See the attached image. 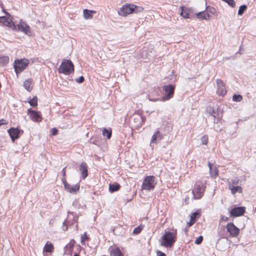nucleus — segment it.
<instances>
[{"label": "nucleus", "mask_w": 256, "mask_h": 256, "mask_svg": "<svg viewBox=\"0 0 256 256\" xmlns=\"http://www.w3.org/2000/svg\"><path fill=\"white\" fill-rule=\"evenodd\" d=\"M8 56H0V66H5L8 64Z\"/></svg>", "instance_id": "nucleus-24"}, {"label": "nucleus", "mask_w": 256, "mask_h": 256, "mask_svg": "<svg viewBox=\"0 0 256 256\" xmlns=\"http://www.w3.org/2000/svg\"><path fill=\"white\" fill-rule=\"evenodd\" d=\"M157 256H166L163 252L158 250L157 252Z\"/></svg>", "instance_id": "nucleus-45"}, {"label": "nucleus", "mask_w": 256, "mask_h": 256, "mask_svg": "<svg viewBox=\"0 0 256 256\" xmlns=\"http://www.w3.org/2000/svg\"><path fill=\"white\" fill-rule=\"evenodd\" d=\"M17 28L18 30H20L28 36L32 35V31L30 28L22 20H20V24H18Z\"/></svg>", "instance_id": "nucleus-7"}, {"label": "nucleus", "mask_w": 256, "mask_h": 256, "mask_svg": "<svg viewBox=\"0 0 256 256\" xmlns=\"http://www.w3.org/2000/svg\"><path fill=\"white\" fill-rule=\"evenodd\" d=\"M181 12L180 16L184 18H189V14L186 11V10L183 8L180 7Z\"/></svg>", "instance_id": "nucleus-28"}, {"label": "nucleus", "mask_w": 256, "mask_h": 256, "mask_svg": "<svg viewBox=\"0 0 256 256\" xmlns=\"http://www.w3.org/2000/svg\"><path fill=\"white\" fill-rule=\"evenodd\" d=\"M29 62L27 59L16 60L14 62V68L16 74L21 72L27 67Z\"/></svg>", "instance_id": "nucleus-4"}, {"label": "nucleus", "mask_w": 256, "mask_h": 256, "mask_svg": "<svg viewBox=\"0 0 256 256\" xmlns=\"http://www.w3.org/2000/svg\"><path fill=\"white\" fill-rule=\"evenodd\" d=\"M54 249V246L51 242H48L44 248V252H52Z\"/></svg>", "instance_id": "nucleus-22"}, {"label": "nucleus", "mask_w": 256, "mask_h": 256, "mask_svg": "<svg viewBox=\"0 0 256 256\" xmlns=\"http://www.w3.org/2000/svg\"><path fill=\"white\" fill-rule=\"evenodd\" d=\"M228 220V218L226 216H222L220 218V221H227Z\"/></svg>", "instance_id": "nucleus-44"}, {"label": "nucleus", "mask_w": 256, "mask_h": 256, "mask_svg": "<svg viewBox=\"0 0 256 256\" xmlns=\"http://www.w3.org/2000/svg\"><path fill=\"white\" fill-rule=\"evenodd\" d=\"M212 165H213V164H211V163H210V162H208V168H209V170H210V171L213 169V168H212Z\"/></svg>", "instance_id": "nucleus-49"}, {"label": "nucleus", "mask_w": 256, "mask_h": 256, "mask_svg": "<svg viewBox=\"0 0 256 256\" xmlns=\"http://www.w3.org/2000/svg\"><path fill=\"white\" fill-rule=\"evenodd\" d=\"M110 252V256H123L122 253L118 248H112Z\"/></svg>", "instance_id": "nucleus-21"}, {"label": "nucleus", "mask_w": 256, "mask_h": 256, "mask_svg": "<svg viewBox=\"0 0 256 256\" xmlns=\"http://www.w3.org/2000/svg\"><path fill=\"white\" fill-rule=\"evenodd\" d=\"M210 174L212 178H216L218 175V169L216 168H214V169H212L210 171Z\"/></svg>", "instance_id": "nucleus-30"}, {"label": "nucleus", "mask_w": 256, "mask_h": 256, "mask_svg": "<svg viewBox=\"0 0 256 256\" xmlns=\"http://www.w3.org/2000/svg\"><path fill=\"white\" fill-rule=\"evenodd\" d=\"M201 140H202V144H204V145L208 143V138L206 136H204L202 138Z\"/></svg>", "instance_id": "nucleus-36"}, {"label": "nucleus", "mask_w": 256, "mask_h": 256, "mask_svg": "<svg viewBox=\"0 0 256 256\" xmlns=\"http://www.w3.org/2000/svg\"><path fill=\"white\" fill-rule=\"evenodd\" d=\"M204 190L202 184H196L195 188L192 190V194L196 199H199L202 196Z\"/></svg>", "instance_id": "nucleus-9"}, {"label": "nucleus", "mask_w": 256, "mask_h": 256, "mask_svg": "<svg viewBox=\"0 0 256 256\" xmlns=\"http://www.w3.org/2000/svg\"><path fill=\"white\" fill-rule=\"evenodd\" d=\"M208 110L210 114H211L214 118H218V108L216 106L210 107L209 106Z\"/></svg>", "instance_id": "nucleus-19"}, {"label": "nucleus", "mask_w": 256, "mask_h": 256, "mask_svg": "<svg viewBox=\"0 0 256 256\" xmlns=\"http://www.w3.org/2000/svg\"><path fill=\"white\" fill-rule=\"evenodd\" d=\"M199 215L198 212H195L192 214V215L191 216H193V220H196V216Z\"/></svg>", "instance_id": "nucleus-47"}, {"label": "nucleus", "mask_w": 256, "mask_h": 256, "mask_svg": "<svg viewBox=\"0 0 256 256\" xmlns=\"http://www.w3.org/2000/svg\"><path fill=\"white\" fill-rule=\"evenodd\" d=\"M4 121H5V120H2H2H0V126L1 125H2V124H7V122H3Z\"/></svg>", "instance_id": "nucleus-50"}, {"label": "nucleus", "mask_w": 256, "mask_h": 256, "mask_svg": "<svg viewBox=\"0 0 256 256\" xmlns=\"http://www.w3.org/2000/svg\"><path fill=\"white\" fill-rule=\"evenodd\" d=\"M217 84V94L220 96H224L226 94V86L221 80H216Z\"/></svg>", "instance_id": "nucleus-12"}, {"label": "nucleus", "mask_w": 256, "mask_h": 256, "mask_svg": "<svg viewBox=\"0 0 256 256\" xmlns=\"http://www.w3.org/2000/svg\"><path fill=\"white\" fill-rule=\"evenodd\" d=\"M120 185L118 184H110L109 190L111 192L118 190L120 188Z\"/></svg>", "instance_id": "nucleus-26"}, {"label": "nucleus", "mask_w": 256, "mask_h": 256, "mask_svg": "<svg viewBox=\"0 0 256 256\" xmlns=\"http://www.w3.org/2000/svg\"><path fill=\"white\" fill-rule=\"evenodd\" d=\"M240 51H242L241 48H240V52H239V53H240Z\"/></svg>", "instance_id": "nucleus-53"}, {"label": "nucleus", "mask_w": 256, "mask_h": 256, "mask_svg": "<svg viewBox=\"0 0 256 256\" xmlns=\"http://www.w3.org/2000/svg\"><path fill=\"white\" fill-rule=\"evenodd\" d=\"M59 73L69 75L74 71V66L70 60H64L58 68Z\"/></svg>", "instance_id": "nucleus-3"}, {"label": "nucleus", "mask_w": 256, "mask_h": 256, "mask_svg": "<svg viewBox=\"0 0 256 256\" xmlns=\"http://www.w3.org/2000/svg\"><path fill=\"white\" fill-rule=\"evenodd\" d=\"M66 167H64L62 170V176L64 177L66 176Z\"/></svg>", "instance_id": "nucleus-48"}, {"label": "nucleus", "mask_w": 256, "mask_h": 256, "mask_svg": "<svg viewBox=\"0 0 256 256\" xmlns=\"http://www.w3.org/2000/svg\"><path fill=\"white\" fill-rule=\"evenodd\" d=\"M112 130L111 129H108L104 128L102 130V135L106 136L108 139H110L112 136Z\"/></svg>", "instance_id": "nucleus-27"}, {"label": "nucleus", "mask_w": 256, "mask_h": 256, "mask_svg": "<svg viewBox=\"0 0 256 256\" xmlns=\"http://www.w3.org/2000/svg\"><path fill=\"white\" fill-rule=\"evenodd\" d=\"M79 170L80 172L82 177L83 179H85L88 175V166L84 162H82L80 164L79 166Z\"/></svg>", "instance_id": "nucleus-16"}, {"label": "nucleus", "mask_w": 256, "mask_h": 256, "mask_svg": "<svg viewBox=\"0 0 256 256\" xmlns=\"http://www.w3.org/2000/svg\"><path fill=\"white\" fill-rule=\"evenodd\" d=\"M38 99L36 96L34 97L32 100L29 102L30 104L32 106H36L38 104Z\"/></svg>", "instance_id": "nucleus-31"}, {"label": "nucleus", "mask_w": 256, "mask_h": 256, "mask_svg": "<svg viewBox=\"0 0 256 256\" xmlns=\"http://www.w3.org/2000/svg\"><path fill=\"white\" fill-rule=\"evenodd\" d=\"M8 132L14 142L15 140L18 138L20 130L18 128H11L8 130Z\"/></svg>", "instance_id": "nucleus-14"}, {"label": "nucleus", "mask_w": 256, "mask_h": 256, "mask_svg": "<svg viewBox=\"0 0 256 256\" xmlns=\"http://www.w3.org/2000/svg\"><path fill=\"white\" fill-rule=\"evenodd\" d=\"M142 230V228L140 226H138L134 228V229L133 230L132 233L135 234H138Z\"/></svg>", "instance_id": "nucleus-34"}, {"label": "nucleus", "mask_w": 256, "mask_h": 256, "mask_svg": "<svg viewBox=\"0 0 256 256\" xmlns=\"http://www.w3.org/2000/svg\"><path fill=\"white\" fill-rule=\"evenodd\" d=\"M132 118L133 120L135 126L136 127L141 126L145 120V118H143L138 112L134 114Z\"/></svg>", "instance_id": "nucleus-10"}, {"label": "nucleus", "mask_w": 256, "mask_h": 256, "mask_svg": "<svg viewBox=\"0 0 256 256\" xmlns=\"http://www.w3.org/2000/svg\"><path fill=\"white\" fill-rule=\"evenodd\" d=\"M194 221H195L194 220H193V216H191L190 222H188V224H187L188 226H190L194 224Z\"/></svg>", "instance_id": "nucleus-41"}, {"label": "nucleus", "mask_w": 256, "mask_h": 256, "mask_svg": "<svg viewBox=\"0 0 256 256\" xmlns=\"http://www.w3.org/2000/svg\"><path fill=\"white\" fill-rule=\"evenodd\" d=\"M32 82L31 79H27L24 82V86L28 92H30L32 90Z\"/></svg>", "instance_id": "nucleus-25"}, {"label": "nucleus", "mask_w": 256, "mask_h": 256, "mask_svg": "<svg viewBox=\"0 0 256 256\" xmlns=\"http://www.w3.org/2000/svg\"><path fill=\"white\" fill-rule=\"evenodd\" d=\"M160 245L166 248H171L176 240V230L172 232H166L161 238Z\"/></svg>", "instance_id": "nucleus-1"}, {"label": "nucleus", "mask_w": 256, "mask_h": 256, "mask_svg": "<svg viewBox=\"0 0 256 256\" xmlns=\"http://www.w3.org/2000/svg\"><path fill=\"white\" fill-rule=\"evenodd\" d=\"M245 212V208L243 206L235 207L230 212V215L234 217L242 216Z\"/></svg>", "instance_id": "nucleus-11"}, {"label": "nucleus", "mask_w": 256, "mask_h": 256, "mask_svg": "<svg viewBox=\"0 0 256 256\" xmlns=\"http://www.w3.org/2000/svg\"><path fill=\"white\" fill-rule=\"evenodd\" d=\"M65 224V222H63V224Z\"/></svg>", "instance_id": "nucleus-55"}, {"label": "nucleus", "mask_w": 256, "mask_h": 256, "mask_svg": "<svg viewBox=\"0 0 256 256\" xmlns=\"http://www.w3.org/2000/svg\"><path fill=\"white\" fill-rule=\"evenodd\" d=\"M88 236H86V233L85 232L84 235L81 237V242L83 244L84 240H86L88 239Z\"/></svg>", "instance_id": "nucleus-39"}, {"label": "nucleus", "mask_w": 256, "mask_h": 256, "mask_svg": "<svg viewBox=\"0 0 256 256\" xmlns=\"http://www.w3.org/2000/svg\"><path fill=\"white\" fill-rule=\"evenodd\" d=\"M203 240V237L202 236H199L198 238H196V239L195 240L194 243L196 244H201Z\"/></svg>", "instance_id": "nucleus-35"}, {"label": "nucleus", "mask_w": 256, "mask_h": 256, "mask_svg": "<svg viewBox=\"0 0 256 256\" xmlns=\"http://www.w3.org/2000/svg\"><path fill=\"white\" fill-rule=\"evenodd\" d=\"M175 86L172 84L166 85L163 86L164 94L162 97V101H166L171 98L174 95Z\"/></svg>", "instance_id": "nucleus-6"}, {"label": "nucleus", "mask_w": 256, "mask_h": 256, "mask_svg": "<svg viewBox=\"0 0 256 256\" xmlns=\"http://www.w3.org/2000/svg\"><path fill=\"white\" fill-rule=\"evenodd\" d=\"M148 98L149 100L152 101V102H156L159 100H160V98H154L153 97H152V96L150 94L148 96Z\"/></svg>", "instance_id": "nucleus-37"}, {"label": "nucleus", "mask_w": 256, "mask_h": 256, "mask_svg": "<svg viewBox=\"0 0 256 256\" xmlns=\"http://www.w3.org/2000/svg\"><path fill=\"white\" fill-rule=\"evenodd\" d=\"M6 17L5 16H0V22L4 24V21L5 20Z\"/></svg>", "instance_id": "nucleus-46"}, {"label": "nucleus", "mask_w": 256, "mask_h": 256, "mask_svg": "<svg viewBox=\"0 0 256 256\" xmlns=\"http://www.w3.org/2000/svg\"><path fill=\"white\" fill-rule=\"evenodd\" d=\"M156 182V178L154 176H148L144 180L142 188L144 190H150L153 189Z\"/></svg>", "instance_id": "nucleus-5"}, {"label": "nucleus", "mask_w": 256, "mask_h": 256, "mask_svg": "<svg viewBox=\"0 0 256 256\" xmlns=\"http://www.w3.org/2000/svg\"><path fill=\"white\" fill-rule=\"evenodd\" d=\"M228 189L231 190V192L232 194H235L236 192L242 194V190L241 186H232L230 182H228Z\"/></svg>", "instance_id": "nucleus-17"}, {"label": "nucleus", "mask_w": 256, "mask_h": 256, "mask_svg": "<svg viewBox=\"0 0 256 256\" xmlns=\"http://www.w3.org/2000/svg\"><path fill=\"white\" fill-rule=\"evenodd\" d=\"M142 56L144 57V54L143 53L142 55Z\"/></svg>", "instance_id": "nucleus-54"}, {"label": "nucleus", "mask_w": 256, "mask_h": 256, "mask_svg": "<svg viewBox=\"0 0 256 256\" xmlns=\"http://www.w3.org/2000/svg\"><path fill=\"white\" fill-rule=\"evenodd\" d=\"M58 132V130L56 128H52V135L56 134Z\"/></svg>", "instance_id": "nucleus-43"}, {"label": "nucleus", "mask_w": 256, "mask_h": 256, "mask_svg": "<svg viewBox=\"0 0 256 256\" xmlns=\"http://www.w3.org/2000/svg\"><path fill=\"white\" fill-rule=\"evenodd\" d=\"M28 114L30 116L31 120L34 122H40L42 120V117L36 112L32 110L31 108L28 110Z\"/></svg>", "instance_id": "nucleus-13"}, {"label": "nucleus", "mask_w": 256, "mask_h": 256, "mask_svg": "<svg viewBox=\"0 0 256 256\" xmlns=\"http://www.w3.org/2000/svg\"><path fill=\"white\" fill-rule=\"evenodd\" d=\"M142 6H136L134 4H127L123 6L118 12V14L121 16H126L132 13H138L143 10Z\"/></svg>", "instance_id": "nucleus-2"}, {"label": "nucleus", "mask_w": 256, "mask_h": 256, "mask_svg": "<svg viewBox=\"0 0 256 256\" xmlns=\"http://www.w3.org/2000/svg\"><path fill=\"white\" fill-rule=\"evenodd\" d=\"M62 180L64 184V188H68V186L69 184L67 182L66 180L64 178H62Z\"/></svg>", "instance_id": "nucleus-40"}, {"label": "nucleus", "mask_w": 256, "mask_h": 256, "mask_svg": "<svg viewBox=\"0 0 256 256\" xmlns=\"http://www.w3.org/2000/svg\"><path fill=\"white\" fill-rule=\"evenodd\" d=\"M246 8L247 6L246 4H243L240 6L238 11V14L240 16L243 14L244 12L246 10Z\"/></svg>", "instance_id": "nucleus-29"}, {"label": "nucleus", "mask_w": 256, "mask_h": 256, "mask_svg": "<svg viewBox=\"0 0 256 256\" xmlns=\"http://www.w3.org/2000/svg\"><path fill=\"white\" fill-rule=\"evenodd\" d=\"M164 138V136L159 130H157L152 136L150 142V146L152 144H156L158 141L162 140Z\"/></svg>", "instance_id": "nucleus-15"}, {"label": "nucleus", "mask_w": 256, "mask_h": 256, "mask_svg": "<svg viewBox=\"0 0 256 256\" xmlns=\"http://www.w3.org/2000/svg\"><path fill=\"white\" fill-rule=\"evenodd\" d=\"M65 190L70 193L75 194L79 190L80 184H77L72 186L69 184L68 188H65Z\"/></svg>", "instance_id": "nucleus-18"}, {"label": "nucleus", "mask_w": 256, "mask_h": 256, "mask_svg": "<svg viewBox=\"0 0 256 256\" xmlns=\"http://www.w3.org/2000/svg\"><path fill=\"white\" fill-rule=\"evenodd\" d=\"M11 22H12L11 20H10L8 18L6 17L5 20L4 21L3 24L6 26H8V27H11L12 26V25L10 24Z\"/></svg>", "instance_id": "nucleus-33"}, {"label": "nucleus", "mask_w": 256, "mask_h": 256, "mask_svg": "<svg viewBox=\"0 0 256 256\" xmlns=\"http://www.w3.org/2000/svg\"><path fill=\"white\" fill-rule=\"evenodd\" d=\"M198 18L204 20H207L210 17V14L206 10L199 12L196 14Z\"/></svg>", "instance_id": "nucleus-23"}, {"label": "nucleus", "mask_w": 256, "mask_h": 256, "mask_svg": "<svg viewBox=\"0 0 256 256\" xmlns=\"http://www.w3.org/2000/svg\"><path fill=\"white\" fill-rule=\"evenodd\" d=\"M239 180L238 179H234L231 181V182H230L231 184H232V186L237 184H238Z\"/></svg>", "instance_id": "nucleus-42"}, {"label": "nucleus", "mask_w": 256, "mask_h": 256, "mask_svg": "<svg viewBox=\"0 0 256 256\" xmlns=\"http://www.w3.org/2000/svg\"><path fill=\"white\" fill-rule=\"evenodd\" d=\"M242 99V97L240 94H234L232 96V100L234 102H240Z\"/></svg>", "instance_id": "nucleus-32"}, {"label": "nucleus", "mask_w": 256, "mask_h": 256, "mask_svg": "<svg viewBox=\"0 0 256 256\" xmlns=\"http://www.w3.org/2000/svg\"><path fill=\"white\" fill-rule=\"evenodd\" d=\"M0 6L2 8H4L2 2L0 0Z\"/></svg>", "instance_id": "nucleus-52"}, {"label": "nucleus", "mask_w": 256, "mask_h": 256, "mask_svg": "<svg viewBox=\"0 0 256 256\" xmlns=\"http://www.w3.org/2000/svg\"><path fill=\"white\" fill-rule=\"evenodd\" d=\"M226 228L227 232L232 237L237 236L240 233V229L232 222L228 223L226 226Z\"/></svg>", "instance_id": "nucleus-8"}, {"label": "nucleus", "mask_w": 256, "mask_h": 256, "mask_svg": "<svg viewBox=\"0 0 256 256\" xmlns=\"http://www.w3.org/2000/svg\"><path fill=\"white\" fill-rule=\"evenodd\" d=\"M2 9V12H4L6 15L10 16V14L8 12H7L6 11L4 8Z\"/></svg>", "instance_id": "nucleus-51"}, {"label": "nucleus", "mask_w": 256, "mask_h": 256, "mask_svg": "<svg viewBox=\"0 0 256 256\" xmlns=\"http://www.w3.org/2000/svg\"><path fill=\"white\" fill-rule=\"evenodd\" d=\"M84 17L85 19H91L92 18V14H96V12L94 10H88L87 9L84 10Z\"/></svg>", "instance_id": "nucleus-20"}, {"label": "nucleus", "mask_w": 256, "mask_h": 256, "mask_svg": "<svg viewBox=\"0 0 256 256\" xmlns=\"http://www.w3.org/2000/svg\"><path fill=\"white\" fill-rule=\"evenodd\" d=\"M84 77L83 76H80V78L76 79V82L78 83H82L84 81Z\"/></svg>", "instance_id": "nucleus-38"}]
</instances>
